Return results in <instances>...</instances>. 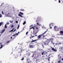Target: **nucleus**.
Returning <instances> with one entry per match:
<instances>
[{
    "label": "nucleus",
    "instance_id": "obj_1",
    "mask_svg": "<svg viewBox=\"0 0 63 63\" xmlns=\"http://www.w3.org/2000/svg\"><path fill=\"white\" fill-rule=\"evenodd\" d=\"M53 40V39L52 38V39H48L47 40V41H45L43 43L44 44V45H48V43H49V42H50V41H51L52 43L53 44V42H52V40Z\"/></svg>",
    "mask_w": 63,
    "mask_h": 63
},
{
    "label": "nucleus",
    "instance_id": "obj_2",
    "mask_svg": "<svg viewBox=\"0 0 63 63\" xmlns=\"http://www.w3.org/2000/svg\"><path fill=\"white\" fill-rule=\"evenodd\" d=\"M47 31L44 32L43 34H42L41 35H38V38H39V39H40L41 37H42V36H43V35H44V34H45V33H46V32H47Z\"/></svg>",
    "mask_w": 63,
    "mask_h": 63
},
{
    "label": "nucleus",
    "instance_id": "obj_3",
    "mask_svg": "<svg viewBox=\"0 0 63 63\" xmlns=\"http://www.w3.org/2000/svg\"><path fill=\"white\" fill-rule=\"evenodd\" d=\"M37 52L36 51L34 52L33 53L32 55V57H35L37 55Z\"/></svg>",
    "mask_w": 63,
    "mask_h": 63
},
{
    "label": "nucleus",
    "instance_id": "obj_4",
    "mask_svg": "<svg viewBox=\"0 0 63 63\" xmlns=\"http://www.w3.org/2000/svg\"><path fill=\"white\" fill-rule=\"evenodd\" d=\"M54 30L55 31H58V27L56 26H55V27H54Z\"/></svg>",
    "mask_w": 63,
    "mask_h": 63
},
{
    "label": "nucleus",
    "instance_id": "obj_5",
    "mask_svg": "<svg viewBox=\"0 0 63 63\" xmlns=\"http://www.w3.org/2000/svg\"><path fill=\"white\" fill-rule=\"evenodd\" d=\"M33 44L32 43H30L29 45V47L30 48H33L34 47V46L32 45Z\"/></svg>",
    "mask_w": 63,
    "mask_h": 63
},
{
    "label": "nucleus",
    "instance_id": "obj_6",
    "mask_svg": "<svg viewBox=\"0 0 63 63\" xmlns=\"http://www.w3.org/2000/svg\"><path fill=\"white\" fill-rule=\"evenodd\" d=\"M40 19V17H38L37 18V20H36V22H38L39 20Z\"/></svg>",
    "mask_w": 63,
    "mask_h": 63
},
{
    "label": "nucleus",
    "instance_id": "obj_7",
    "mask_svg": "<svg viewBox=\"0 0 63 63\" xmlns=\"http://www.w3.org/2000/svg\"><path fill=\"white\" fill-rule=\"evenodd\" d=\"M53 23H51L49 24V27H51V26H53Z\"/></svg>",
    "mask_w": 63,
    "mask_h": 63
},
{
    "label": "nucleus",
    "instance_id": "obj_8",
    "mask_svg": "<svg viewBox=\"0 0 63 63\" xmlns=\"http://www.w3.org/2000/svg\"><path fill=\"white\" fill-rule=\"evenodd\" d=\"M51 49L52 50H53L54 51H55V52L57 51L56 49H55L54 48H51Z\"/></svg>",
    "mask_w": 63,
    "mask_h": 63
},
{
    "label": "nucleus",
    "instance_id": "obj_9",
    "mask_svg": "<svg viewBox=\"0 0 63 63\" xmlns=\"http://www.w3.org/2000/svg\"><path fill=\"white\" fill-rule=\"evenodd\" d=\"M60 33L61 35H63V31H61L60 32Z\"/></svg>",
    "mask_w": 63,
    "mask_h": 63
},
{
    "label": "nucleus",
    "instance_id": "obj_10",
    "mask_svg": "<svg viewBox=\"0 0 63 63\" xmlns=\"http://www.w3.org/2000/svg\"><path fill=\"white\" fill-rule=\"evenodd\" d=\"M5 31V29H4L2 31L0 32V33H1V34L4 32Z\"/></svg>",
    "mask_w": 63,
    "mask_h": 63
},
{
    "label": "nucleus",
    "instance_id": "obj_11",
    "mask_svg": "<svg viewBox=\"0 0 63 63\" xmlns=\"http://www.w3.org/2000/svg\"><path fill=\"white\" fill-rule=\"evenodd\" d=\"M5 31V29H4L2 31L0 32V33H1V34L4 32Z\"/></svg>",
    "mask_w": 63,
    "mask_h": 63
},
{
    "label": "nucleus",
    "instance_id": "obj_12",
    "mask_svg": "<svg viewBox=\"0 0 63 63\" xmlns=\"http://www.w3.org/2000/svg\"><path fill=\"white\" fill-rule=\"evenodd\" d=\"M27 63H29L30 62V61H29V59H27L26 60Z\"/></svg>",
    "mask_w": 63,
    "mask_h": 63
},
{
    "label": "nucleus",
    "instance_id": "obj_13",
    "mask_svg": "<svg viewBox=\"0 0 63 63\" xmlns=\"http://www.w3.org/2000/svg\"><path fill=\"white\" fill-rule=\"evenodd\" d=\"M3 24V22H1L0 23V27L1 26V25Z\"/></svg>",
    "mask_w": 63,
    "mask_h": 63
},
{
    "label": "nucleus",
    "instance_id": "obj_14",
    "mask_svg": "<svg viewBox=\"0 0 63 63\" xmlns=\"http://www.w3.org/2000/svg\"><path fill=\"white\" fill-rule=\"evenodd\" d=\"M15 29V28L13 29L12 30H11V31H10L9 32H13L14 31V30Z\"/></svg>",
    "mask_w": 63,
    "mask_h": 63
},
{
    "label": "nucleus",
    "instance_id": "obj_15",
    "mask_svg": "<svg viewBox=\"0 0 63 63\" xmlns=\"http://www.w3.org/2000/svg\"><path fill=\"white\" fill-rule=\"evenodd\" d=\"M18 16H20V17H23V16H22L20 14H19L18 15Z\"/></svg>",
    "mask_w": 63,
    "mask_h": 63
},
{
    "label": "nucleus",
    "instance_id": "obj_16",
    "mask_svg": "<svg viewBox=\"0 0 63 63\" xmlns=\"http://www.w3.org/2000/svg\"><path fill=\"white\" fill-rule=\"evenodd\" d=\"M45 36H46V35H43V37L41 38V39H44Z\"/></svg>",
    "mask_w": 63,
    "mask_h": 63
},
{
    "label": "nucleus",
    "instance_id": "obj_17",
    "mask_svg": "<svg viewBox=\"0 0 63 63\" xmlns=\"http://www.w3.org/2000/svg\"><path fill=\"white\" fill-rule=\"evenodd\" d=\"M38 40H32V41L31 42H36V41H37Z\"/></svg>",
    "mask_w": 63,
    "mask_h": 63
},
{
    "label": "nucleus",
    "instance_id": "obj_18",
    "mask_svg": "<svg viewBox=\"0 0 63 63\" xmlns=\"http://www.w3.org/2000/svg\"><path fill=\"white\" fill-rule=\"evenodd\" d=\"M27 51V52H28V55H30V53L29 52H28V51Z\"/></svg>",
    "mask_w": 63,
    "mask_h": 63
},
{
    "label": "nucleus",
    "instance_id": "obj_19",
    "mask_svg": "<svg viewBox=\"0 0 63 63\" xmlns=\"http://www.w3.org/2000/svg\"><path fill=\"white\" fill-rule=\"evenodd\" d=\"M26 24V21H25L24 22L23 24V25H24V24Z\"/></svg>",
    "mask_w": 63,
    "mask_h": 63
},
{
    "label": "nucleus",
    "instance_id": "obj_20",
    "mask_svg": "<svg viewBox=\"0 0 63 63\" xmlns=\"http://www.w3.org/2000/svg\"><path fill=\"white\" fill-rule=\"evenodd\" d=\"M5 16H6V17H7L8 16L9 17V16L10 17V16H9V15H8V14H6L5 15Z\"/></svg>",
    "mask_w": 63,
    "mask_h": 63
},
{
    "label": "nucleus",
    "instance_id": "obj_21",
    "mask_svg": "<svg viewBox=\"0 0 63 63\" xmlns=\"http://www.w3.org/2000/svg\"><path fill=\"white\" fill-rule=\"evenodd\" d=\"M40 50V51H41V52H44V50H43V49H41V50Z\"/></svg>",
    "mask_w": 63,
    "mask_h": 63
},
{
    "label": "nucleus",
    "instance_id": "obj_22",
    "mask_svg": "<svg viewBox=\"0 0 63 63\" xmlns=\"http://www.w3.org/2000/svg\"><path fill=\"white\" fill-rule=\"evenodd\" d=\"M9 22L10 23H13V20H10L9 21Z\"/></svg>",
    "mask_w": 63,
    "mask_h": 63
},
{
    "label": "nucleus",
    "instance_id": "obj_23",
    "mask_svg": "<svg viewBox=\"0 0 63 63\" xmlns=\"http://www.w3.org/2000/svg\"><path fill=\"white\" fill-rule=\"evenodd\" d=\"M20 14V15H23V13H21V12H19Z\"/></svg>",
    "mask_w": 63,
    "mask_h": 63
},
{
    "label": "nucleus",
    "instance_id": "obj_24",
    "mask_svg": "<svg viewBox=\"0 0 63 63\" xmlns=\"http://www.w3.org/2000/svg\"><path fill=\"white\" fill-rule=\"evenodd\" d=\"M60 50H62V49H63V47H62L61 48H60Z\"/></svg>",
    "mask_w": 63,
    "mask_h": 63
},
{
    "label": "nucleus",
    "instance_id": "obj_25",
    "mask_svg": "<svg viewBox=\"0 0 63 63\" xmlns=\"http://www.w3.org/2000/svg\"><path fill=\"white\" fill-rule=\"evenodd\" d=\"M19 25H18V27H17V29H18L19 28Z\"/></svg>",
    "mask_w": 63,
    "mask_h": 63
},
{
    "label": "nucleus",
    "instance_id": "obj_26",
    "mask_svg": "<svg viewBox=\"0 0 63 63\" xmlns=\"http://www.w3.org/2000/svg\"><path fill=\"white\" fill-rule=\"evenodd\" d=\"M13 36H15V37L17 36L16 35V34H14L13 35Z\"/></svg>",
    "mask_w": 63,
    "mask_h": 63
},
{
    "label": "nucleus",
    "instance_id": "obj_27",
    "mask_svg": "<svg viewBox=\"0 0 63 63\" xmlns=\"http://www.w3.org/2000/svg\"><path fill=\"white\" fill-rule=\"evenodd\" d=\"M1 47H0V48H2L3 47V45H1Z\"/></svg>",
    "mask_w": 63,
    "mask_h": 63
},
{
    "label": "nucleus",
    "instance_id": "obj_28",
    "mask_svg": "<svg viewBox=\"0 0 63 63\" xmlns=\"http://www.w3.org/2000/svg\"><path fill=\"white\" fill-rule=\"evenodd\" d=\"M5 28H7V24H6L5 25Z\"/></svg>",
    "mask_w": 63,
    "mask_h": 63
},
{
    "label": "nucleus",
    "instance_id": "obj_29",
    "mask_svg": "<svg viewBox=\"0 0 63 63\" xmlns=\"http://www.w3.org/2000/svg\"><path fill=\"white\" fill-rule=\"evenodd\" d=\"M24 30V28L23 29H22V30L21 31V32H22V31H23V30Z\"/></svg>",
    "mask_w": 63,
    "mask_h": 63
},
{
    "label": "nucleus",
    "instance_id": "obj_30",
    "mask_svg": "<svg viewBox=\"0 0 63 63\" xmlns=\"http://www.w3.org/2000/svg\"><path fill=\"white\" fill-rule=\"evenodd\" d=\"M43 52L42 53V55H43L45 53V52Z\"/></svg>",
    "mask_w": 63,
    "mask_h": 63
},
{
    "label": "nucleus",
    "instance_id": "obj_31",
    "mask_svg": "<svg viewBox=\"0 0 63 63\" xmlns=\"http://www.w3.org/2000/svg\"><path fill=\"white\" fill-rule=\"evenodd\" d=\"M34 27H35V26H34L32 27L31 28H30V29H33V28Z\"/></svg>",
    "mask_w": 63,
    "mask_h": 63
},
{
    "label": "nucleus",
    "instance_id": "obj_32",
    "mask_svg": "<svg viewBox=\"0 0 63 63\" xmlns=\"http://www.w3.org/2000/svg\"><path fill=\"white\" fill-rule=\"evenodd\" d=\"M14 26L13 25H12L11 27V28H13V27Z\"/></svg>",
    "mask_w": 63,
    "mask_h": 63
},
{
    "label": "nucleus",
    "instance_id": "obj_33",
    "mask_svg": "<svg viewBox=\"0 0 63 63\" xmlns=\"http://www.w3.org/2000/svg\"><path fill=\"white\" fill-rule=\"evenodd\" d=\"M10 24V23H9V22H7L6 23V24H7V25H8V24Z\"/></svg>",
    "mask_w": 63,
    "mask_h": 63
},
{
    "label": "nucleus",
    "instance_id": "obj_34",
    "mask_svg": "<svg viewBox=\"0 0 63 63\" xmlns=\"http://www.w3.org/2000/svg\"><path fill=\"white\" fill-rule=\"evenodd\" d=\"M35 37V36H32L31 35V38H33V37Z\"/></svg>",
    "mask_w": 63,
    "mask_h": 63
},
{
    "label": "nucleus",
    "instance_id": "obj_35",
    "mask_svg": "<svg viewBox=\"0 0 63 63\" xmlns=\"http://www.w3.org/2000/svg\"><path fill=\"white\" fill-rule=\"evenodd\" d=\"M42 28L43 29H44L45 28L44 27H42Z\"/></svg>",
    "mask_w": 63,
    "mask_h": 63
},
{
    "label": "nucleus",
    "instance_id": "obj_36",
    "mask_svg": "<svg viewBox=\"0 0 63 63\" xmlns=\"http://www.w3.org/2000/svg\"><path fill=\"white\" fill-rule=\"evenodd\" d=\"M20 11H24V9H21V10H20Z\"/></svg>",
    "mask_w": 63,
    "mask_h": 63
},
{
    "label": "nucleus",
    "instance_id": "obj_37",
    "mask_svg": "<svg viewBox=\"0 0 63 63\" xmlns=\"http://www.w3.org/2000/svg\"><path fill=\"white\" fill-rule=\"evenodd\" d=\"M39 56H40V55H38L37 56V57H39Z\"/></svg>",
    "mask_w": 63,
    "mask_h": 63
},
{
    "label": "nucleus",
    "instance_id": "obj_38",
    "mask_svg": "<svg viewBox=\"0 0 63 63\" xmlns=\"http://www.w3.org/2000/svg\"><path fill=\"white\" fill-rule=\"evenodd\" d=\"M24 60V58H22V59H21V60L23 61Z\"/></svg>",
    "mask_w": 63,
    "mask_h": 63
},
{
    "label": "nucleus",
    "instance_id": "obj_39",
    "mask_svg": "<svg viewBox=\"0 0 63 63\" xmlns=\"http://www.w3.org/2000/svg\"><path fill=\"white\" fill-rule=\"evenodd\" d=\"M1 13L3 15H4V13L3 12V11H2Z\"/></svg>",
    "mask_w": 63,
    "mask_h": 63
},
{
    "label": "nucleus",
    "instance_id": "obj_40",
    "mask_svg": "<svg viewBox=\"0 0 63 63\" xmlns=\"http://www.w3.org/2000/svg\"><path fill=\"white\" fill-rule=\"evenodd\" d=\"M60 62H61V61H58V63H60Z\"/></svg>",
    "mask_w": 63,
    "mask_h": 63
},
{
    "label": "nucleus",
    "instance_id": "obj_41",
    "mask_svg": "<svg viewBox=\"0 0 63 63\" xmlns=\"http://www.w3.org/2000/svg\"><path fill=\"white\" fill-rule=\"evenodd\" d=\"M2 17V15L1 14H0V17Z\"/></svg>",
    "mask_w": 63,
    "mask_h": 63
},
{
    "label": "nucleus",
    "instance_id": "obj_42",
    "mask_svg": "<svg viewBox=\"0 0 63 63\" xmlns=\"http://www.w3.org/2000/svg\"><path fill=\"white\" fill-rule=\"evenodd\" d=\"M61 2V1H60V0H59V3H60Z\"/></svg>",
    "mask_w": 63,
    "mask_h": 63
},
{
    "label": "nucleus",
    "instance_id": "obj_43",
    "mask_svg": "<svg viewBox=\"0 0 63 63\" xmlns=\"http://www.w3.org/2000/svg\"><path fill=\"white\" fill-rule=\"evenodd\" d=\"M15 31H16V29H15L13 31V32H15Z\"/></svg>",
    "mask_w": 63,
    "mask_h": 63
},
{
    "label": "nucleus",
    "instance_id": "obj_44",
    "mask_svg": "<svg viewBox=\"0 0 63 63\" xmlns=\"http://www.w3.org/2000/svg\"><path fill=\"white\" fill-rule=\"evenodd\" d=\"M28 31L26 32V35L28 34Z\"/></svg>",
    "mask_w": 63,
    "mask_h": 63
},
{
    "label": "nucleus",
    "instance_id": "obj_45",
    "mask_svg": "<svg viewBox=\"0 0 63 63\" xmlns=\"http://www.w3.org/2000/svg\"><path fill=\"white\" fill-rule=\"evenodd\" d=\"M2 46H3V47H5V45L3 44Z\"/></svg>",
    "mask_w": 63,
    "mask_h": 63
},
{
    "label": "nucleus",
    "instance_id": "obj_46",
    "mask_svg": "<svg viewBox=\"0 0 63 63\" xmlns=\"http://www.w3.org/2000/svg\"><path fill=\"white\" fill-rule=\"evenodd\" d=\"M42 46H43V48H44V45H42Z\"/></svg>",
    "mask_w": 63,
    "mask_h": 63
},
{
    "label": "nucleus",
    "instance_id": "obj_47",
    "mask_svg": "<svg viewBox=\"0 0 63 63\" xmlns=\"http://www.w3.org/2000/svg\"><path fill=\"white\" fill-rule=\"evenodd\" d=\"M8 44H9L7 43H5V45H8Z\"/></svg>",
    "mask_w": 63,
    "mask_h": 63
},
{
    "label": "nucleus",
    "instance_id": "obj_48",
    "mask_svg": "<svg viewBox=\"0 0 63 63\" xmlns=\"http://www.w3.org/2000/svg\"><path fill=\"white\" fill-rule=\"evenodd\" d=\"M16 23H18V21H16Z\"/></svg>",
    "mask_w": 63,
    "mask_h": 63
},
{
    "label": "nucleus",
    "instance_id": "obj_49",
    "mask_svg": "<svg viewBox=\"0 0 63 63\" xmlns=\"http://www.w3.org/2000/svg\"><path fill=\"white\" fill-rule=\"evenodd\" d=\"M16 36H17V35H18V33H16Z\"/></svg>",
    "mask_w": 63,
    "mask_h": 63
},
{
    "label": "nucleus",
    "instance_id": "obj_50",
    "mask_svg": "<svg viewBox=\"0 0 63 63\" xmlns=\"http://www.w3.org/2000/svg\"><path fill=\"white\" fill-rule=\"evenodd\" d=\"M9 42H10V41H9L7 42H6V43H9Z\"/></svg>",
    "mask_w": 63,
    "mask_h": 63
},
{
    "label": "nucleus",
    "instance_id": "obj_51",
    "mask_svg": "<svg viewBox=\"0 0 63 63\" xmlns=\"http://www.w3.org/2000/svg\"><path fill=\"white\" fill-rule=\"evenodd\" d=\"M39 24L38 23H37V25H39Z\"/></svg>",
    "mask_w": 63,
    "mask_h": 63
},
{
    "label": "nucleus",
    "instance_id": "obj_52",
    "mask_svg": "<svg viewBox=\"0 0 63 63\" xmlns=\"http://www.w3.org/2000/svg\"><path fill=\"white\" fill-rule=\"evenodd\" d=\"M17 48V47H15V49H16Z\"/></svg>",
    "mask_w": 63,
    "mask_h": 63
},
{
    "label": "nucleus",
    "instance_id": "obj_53",
    "mask_svg": "<svg viewBox=\"0 0 63 63\" xmlns=\"http://www.w3.org/2000/svg\"><path fill=\"white\" fill-rule=\"evenodd\" d=\"M33 25H31L30 26V27H31L32 26H33Z\"/></svg>",
    "mask_w": 63,
    "mask_h": 63
},
{
    "label": "nucleus",
    "instance_id": "obj_54",
    "mask_svg": "<svg viewBox=\"0 0 63 63\" xmlns=\"http://www.w3.org/2000/svg\"><path fill=\"white\" fill-rule=\"evenodd\" d=\"M48 61H49V58H48Z\"/></svg>",
    "mask_w": 63,
    "mask_h": 63
},
{
    "label": "nucleus",
    "instance_id": "obj_55",
    "mask_svg": "<svg viewBox=\"0 0 63 63\" xmlns=\"http://www.w3.org/2000/svg\"><path fill=\"white\" fill-rule=\"evenodd\" d=\"M61 43H59V45H61Z\"/></svg>",
    "mask_w": 63,
    "mask_h": 63
},
{
    "label": "nucleus",
    "instance_id": "obj_56",
    "mask_svg": "<svg viewBox=\"0 0 63 63\" xmlns=\"http://www.w3.org/2000/svg\"><path fill=\"white\" fill-rule=\"evenodd\" d=\"M17 57V56L15 57V58H16Z\"/></svg>",
    "mask_w": 63,
    "mask_h": 63
},
{
    "label": "nucleus",
    "instance_id": "obj_57",
    "mask_svg": "<svg viewBox=\"0 0 63 63\" xmlns=\"http://www.w3.org/2000/svg\"><path fill=\"white\" fill-rule=\"evenodd\" d=\"M50 27V29H51V28H52V27Z\"/></svg>",
    "mask_w": 63,
    "mask_h": 63
},
{
    "label": "nucleus",
    "instance_id": "obj_58",
    "mask_svg": "<svg viewBox=\"0 0 63 63\" xmlns=\"http://www.w3.org/2000/svg\"><path fill=\"white\" fill-rule=\"evenodd\" d=\"M21 54H20V56H21Z\"/></svg>",
    "mask_w": 63,
    "mask_h": 63
},
{
    "label": "nucleus",
    "instance_id": "obj_59",
    "mask_svg": "<svg viewBox=\"0 0 63 63\" xmlns=\"http://www.w3.org/2000/svg\"><path fill=\"white\" fill-rule=\"evenodd\" d=\"M62 61H63V58H62Z\"/></svg>",
    "mask_w": 63,
    "mask_h": 63
},
{
    "label": "nucleus",
    "instance_id": "obj_60",
    "mask_svg": "<svg viewBox=\"0 0 63 63\" xmlns=\"http://www.w3.org/2000/svg\"><path fill=\"white\" fill-rule=\"evenodd\" d=\"M23 50H21V52H22V51Z\"/></svg>",
    "mask_w": 63,
    "mask_h": 63
},
{
    "label": "nucleus",
    "instance_id": "obj_61",
    "mask_svg": "<svg viewBox=\"0 0 63 63\" xmlns=\"http://www.w3.org/2000/svg\"><path fill=\"white\" fill-rule=\"evenodd\" d=\"M36 29H38V28L36 27Z\"/></svg>",
    "mask_w": 63,
    "mask_h": 63
},
{
    "label": "nucleus",
    "instance_id": "obj_62",
    "mask_svg": "<svg viewBox=\"0 0 63 63\" xmlns=\"http://www.w3.org/2000/svg\"><path fill=\"white\" fill-rule=\"evenodd\" d=\"M12 38H12V37H11V39H12Z\"/></svg>",
    "mask_w": 63,
    "mask_h": 63
},
{
    "label": "nucleus",
    "instance_id": "obj_63",
    "mask_svg": "<svg viewBox=\"0 0 63 63\" xmlns=\"http://www.w3.org/2000/svg\"><path fill=\"white\" fill-rule=\"evenodd\" d=\"M39 25H40V26H41V24H39Z\"/></svg>",
    "mask_w": 63,
    "mask_h": 63
},
{
    "label": "nucleus",
    "instance_id": "obj_64",
    "mask_svg": "<svg viewBox=\"0 0 63 63\" xmlns=\"http://www.w3.org/2000/svg\"><path fill=\"white\" fill-rule=\"evenodd\" d=\"M15 37H14V38H13V39H15Z\"/></svg>",
    "mask_w": 63,
    "mask_h": 63
}]
</instances>
